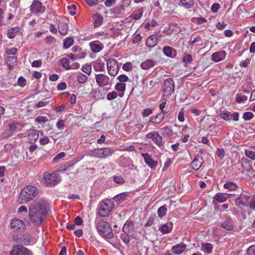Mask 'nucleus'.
Masks as SVG:
<instances>
[{
	"label": "nucleus",
	"mask_w": 255,
	"mask_h": 255,
	"mask_svg": "<svg viewBox=\"0 0 255 255\" xmlns=\"http://www.w3.org/2000/svg\"><path fill=\"white\" fill-rule=\"evenodd\" d=\"M47 214L46 202L43 198L35 200L29 207V218L35 225L41 224Z\"/></svg>",
	"instance_id": "obj_1"
},
{
	"label": "nucleus",
	"mask_w": 255,
	"mask_h": 255,
	"mask_svg": "<svg viewBox=\"0 0 255 255\" xmlns=\"http://www.w3.org/2000/svg\"><path fill=\"white\" fill-rule=\"evenodd\" d=\"M38 193L37 188L34 186H26L21 191L18 198L19 203L22 204L33 199Z\"/></svg>",
	"instance_id": "obj_2"
},
{
	"label": "nucleus",
	"mask_w": 255,
	"mask_h": 255,
	"mask_svg": "<svg viewBox=\"0 0 255 255\" xmlns=\"http://www.w3.org/2000/svg\"><path fill=\"white\" fill-rule=\"evenodd\" d=\"M96 228L100 234L105 238L110 239H112L114 236V233L109 224L105 221L103 219H97Z\"/></svg>",
	"instance_id": "obj_3"
},
{
	"label": "nucleus",
	"mask_w": 255,
	"mask_h": 255,
	"mask_svg": "<svg viewBox=\"0 0 255 255\" xmlns=\"http://www.w3.org/2000/svg\"><path fill=\"white\" fill-rule=\"evenodd\" d=\"M114 150L111 148H100L91 150L88 152V155L100 158H106L111 156Z\"/></svg>",
	"instance_id": "obj_4"
},
{
	"label": "nucleus",
	"mask_w": 255,
	"mask_h": 255,
	"mask_svg": "<svg viewBox=\"0 0 255 255\" xmlns=\"http://www.w3.org/2000/svg\"><path fill=\"white\" fill-rule=\"evenodd\" d=\"M113 208L114 204L111 200H104L100 204L99 215L101 217L108 216Z\"/></svg>",
	"instance_id": "obj_5"
},
{
	"label": "nucleus",
	"mask_w": 255,
	"mask_h": 255,
	"mask_svg": "<svg viewBox=\"0 0 255 255\" xmlns=\"http://www.w3.org/2000/svg\"><path fill=\"white\" fill-rule=\"evenodd\" d=\"M175 86L172 79H167L164 82L163 86L162 97L165 101H167L174 91Z\"/></svg>",
	"instance_id": "obj_6"
},
{
	"label": "nucleus",
	"mask_w": 255,
	"mask_h": 255,
	"mask_svg": "<svg viewBox=\"0 0 255 255\" xmlns=\"http://www.w3.org/2000/svg\"><path fill=\"white\" fill-rule=\"evenodd\" d=\"M44 180L47 185H54L60 182V177L56 173L45 172L44 174Z\"/></svg>",
	"instance_id": "obj_7"
},
{
	"label": "nucleus",
	"mask_w": 255,
	"mask_h": 255,
	"mask_svg": "<svg viewBox=\"0 0 255 255\" xmlns=\"http://www.w3.org/2000/svg\"><path fill=\"white\" fill-rule=\"evenodd\" d=\"M107 66L108 72L112 76H115L118 73L119 67L115 60L109 59L107 62Z\"/></svg>",
	"instance_id": "obj_8"
},
{
	"label": "nucleus",
	"mask_w": 255,
	"mask_h": 255,
	"mask_svg": "<svg viewBox=\"0 0 255 255\" xmlns=\"http://www.w3.org/2000/svg\"><path fill=\"white\" fill-rule=\"evenodd\" d=\"M45 10V7L42 6V3L38 0H34L30 6L31 11L36 14L43 13Z\"/></svg>",
	"instance_id": "obj_9"
},
{
	"label": "nucleus",
	"mask_w": 255,
	"mask_h": 255,
	"mask_svg": "<svg viewBox=\"0 0 255 255\" xmlns=\"http://www.w3.org/2000/svg\"><path fill=\"white\" fill-rule=\"evenodd\" d=\"M10 228L14 231H23L25 228V225L24 222L18 219H13L10 222Z\"/></svg>",
	"instance_id": "obj_10"
},
{
	"label": "nucleus",
	"mask_w": 255,
	"mask_h": 255,
	"mask_svg": "<svg viewBox=\"0 0 255 255\" xmlns=\"http://www.w3.org/2000/svg\"><path fill=\"white\" fill-rule=\"evenodd\" d=\"M95 79L97 84L100 87H104L110 84L109 77L106 75L103 74H97Z\"/></svg>",
	"instance_id": "obj_11"
},
{
	"label": "nucleus",
	"mask_w": 255,
	"mask_h": 255,
	"mask_svg": "<svg viewBox=\"0 0 255 255\" xmlns=\"http://www.w3.org/2000/svg\"><path fill=\"white\" fill-rule=\"evenodd\" d=\"M10 254L11 255H29L26 248L18 245L14 246Z\"/></svg>",
	"instance_id": "obj_12"
},
{
	"label": "nucleus",
	"mask_w": 255,
	"mask_h": 255,
	"mask_svg": "<svg viewBox=\"0 0 255 255\" xmlns=\"http://www.w3.org/2000/svg\"><path fill=\"white\" fill-rule=\"evenodd\" d=\"M203 163V160L202 156L199 155H197L191 162V167L193 169L197 170L201 167Z\"/></svg>",
	"instance_id": "obj_13"
},
{
	"label": "nucleus",
	"mask_w": 255,
	"mask_h": 255,
	"mask_svg": "<svg viewBox=\"0 0 255 255\" xmlns=\"http://www.w3.org/2000/svg\"><path fill=\"white\" fill-rule=\"evenodd\" d=\"M162 7L164 10V12L167 13L168 14H171L175 10L176 5L174 3L171 2L168 0H164V1L162 4Z\"/></svg>",
	"instance_id": "obj_14"
},
{
	"label": "nucleus",
	"mask_w": 255,
	"mask_h": 255,
	"mask_svg": "<svg viewBox=\"0 0 255 255\" xmlns=\"http://www.w3.org/2000/svg\"><path fill=\"white\" fill-rule=\"evenodd\" d=\"M133 229V224L131 222H127L123 227V232L127 235L130 237H133L135 238L136 237H134V235L132 233V230Z\"/></svg>",
	"instance_id": "obj_15"
},
{
	"label": "nucleus",
	"mask_w": 255,
	"mask_h": 255,
	"mask_svg": "<svg viewBox=\"0 0 255 255\" xmlns=\"http://www.w3.org/2000/svg\"><path fill=\"white\" fill-rule=\"evenodd\" d=\"M39 137V131L36 129H31L28 131L27 138L30 143H34Z\"/></svg>",
	"instance_id": "obj_16"
},
{
	"label": "nucleus",
	"mask_w": 255,
	"mask_h": 255,
	"mask_svg": "<svg viewBox=\"0 0 255 255\" xmlns=\"http://www.w3.org/2000/svg\"><path fill=\"white\" fill-rule=\"evenodd\" d=\"M226 55V52L223 50L214 53L212 54V60L215 62H218L224 59Z\"/></svg>",
	"instance_id": "obj_17"
},
{
	"label": "nucleus",
	"mask_w": 255,
	"mask_h": 255,
	"mask_svg": "<svg viewBox=\"0 0 255 255\" xmlns=\"http://www.w3.org/2000/svg\"><path fill=\"white\" fill-rule=\"evenodd\" d=\"M186 248L185 244L181 243L173 246L171 249L172 252L176 255H179L182 253Z\"/></svg>",
	"instance_id": "obj_18"
},
{
	"label": "nucleus",
	"mask_w": 255,
	"mask_h": 255,
	"mask_svg": "<svg viewBox=\"0 0 255 255\" xmlns=\"http://www.w3.org/2000/svg\"><path fill=\"white\" fill-rule=\"evenodd\" d=\"M142 156L143 157L146 164H147L150 168H154L157 166V162L153 160L148 153L142 154Z\"/></svg>",
	"instance_id": "obj_19"
},
{
	"label": "nucleus",
	"mask_w": 255,
	"mask_h": 255,
	"mask_svg": "<svg viewBox=\"0 0 255 255\" xmlns=\"http://www.w3.org/2000/svg\"><path fill=\"white\" fill-rule=\"evenodd\" d=\"M249 196L246 195H242L241 197H238L235 200V205L239 207L240 208H242V206H245V200L248 201L250 199Z\"/></svg>",
	"instance_id": "obj_20"
},
{
	"label": "nucleus",
	"mask_w": 255,
	"mask_h": 255,
	"mask_svg": "<svg viewBox=\"0 0 255 255\" xmlns=\"http://www.w3.org/2000/svg\"><path fill=\"white\" fill-rule=\"evenodd\" d=\"M157 43V38L153 35L149 36L146 41V45L149 47H154Z\"/></svg>",
	"instance_id": "obj_21"
},
{
	"label": "nucleus",
	"mask_w": 255,
	"mask_h": 255,
	"mask_svg": "<svg viewBox=\"0 0 255 255\" xmlns=\"http://www.w3.org/2000/svg\"><path fill=\"white\" fill-rule=\"evenodd\" d=\"M163 52L168 57H173L176 55V50L169 46H164Z\"/></svg>",
	"instance_id": "obj_22"
},
{
	"label": "nucleus",
	"mask_w": 255,
	"mask_h": 255,
	"mask_svg": "<svg viewBox=\"0 0 255 255\" xmlns=\"http://www.w3.org/2000/svg\"><path fill=\"white\" fill-rule=\"evenodd\" d=\"M59 32L61 34L65 35L67 34L68 31V26L67 24L64 22H60L58 25Z\"/></svg>",
	"instance_id": "obj_23"
},
{
	"label": "nucleus",
	"mask_w": 255,
	"mask_h": 255,
	"mask_svg": "<svg viewBox=\"0 0 255 255\" xmlns=\"http://www.w3.org/2000/svg\"><path fill=\"white\" fill-rule=\"evenodd\" d=\"M172 229V224H164L162 225L159 228L160 231L162 234H167L170 233Z\"/></svg>",
	"instance_id": "obj_24"
},
{
	"label": "nucleus",
	"mask_w": 255,
	"mask_h": 255,
	"mask_svg": "<svg viewBox=\"0 0 255 255\" xmlns=\"http://www.w3.org/2000/svg\"><path fill=\"white\" fill-rule=\"evenodd\" d=\"M164 115L163 114H158L156 116L150 117L149 122L156 124H159L162 121Z\"/></svg>",
	"instance_id": "obj_25"
},
{
	"label": "nucleus",
	"mask_w": 255,
	"mask_h": 255,
	"mask_svg": "<svg viewBox=\"0 0 255 255\" xmlns=\"http://www.w3.org/2000/svg\"><path fill=\"white\" fill-rule=\"evenodd\" d=\"M221 226L227 230L231 231L234 229V225L231 219H227L224 222H223Z\"/></svg>",
	"instance_id": "obj_26"
},
{
	"label": "nucleus",
	"mask_w": 255,
	"mask_h": 255,
	"mask_svg": "<svg viewBox=\"0 0 255 255\" xmlns=\"http://www.w3.org/2000/svg\"><path fill=\"white\" fill-rule=\"evenodd\" d=\"M155 65L154 62L152 60H147L142 62L141 64V67L144 70H147L152 67Z\"/></svg>",
	"instance_id": "obj_27"
},
{
	"label": "nucleus",
	"mask_w": 255,
	"mask_h": 255,
	"mask_svg": "<svg viewBox=\"0 0 255 255\" xmlns=\"http://www.w3.org/2000/svg\"><path fill=\"white\" fill-rule=\"evenodd\" d=\"M19 31V28L18 26L10 28L7 31V36L9 38H13Z\"/></svg>",
	"instance_id": "obj_28"
},
{
	"label": "nucleus",
	"mask_w": 255,
	"mask_h": 255,
	"mask_svg": "<svg viewBox=\"0 0 255 255\" xmlns=\"http://www.w3.org/2000/svg\"><path fill=\"white\" fill-rule=\"evenodd\" d=\"M213 250L212 245L210 243H204L202 244V250L205 253L210 254Z\"/></svg>",
	"instance_id": "obj_29"
},
{
	"label": "nucleus",
	"mask_w": 255,
	"mask_h": 255,
	"mask_svg": "<svg viewBox=\"0 0 255 255\" xmlns=\"http://www.w3.org/2000/svg\"><path fill=\"white\" fill-rule=\"evenodd\" d=\"M76 78L78 82L81 84L85 83L88 80V77L81 72L77 74Z\"/></svg>",
	"instance_id": "obj_30"
},
{
	"label": "nucleus",
	"mask_w": 255,
	"mask_h": 255,
	"mask_svg": "<svg viewBox=\"0 0 255 255\" xmlns=\"http://www.w3.org/2000/svg\"><path fill=\"white\" fill-rule=\"evenodd\" d=\"M21 244L24 245H28L32 242V237L29 235H25L21 237Z\"/></svg>",
	"instance_id": "obj_31"
},
{
	"label": "nucleus",
	"mask_w": 255,
	"mask_h": 255,
	"mask_svg": "<svg viewBox=\"0 0 255 255\" xmlns=\"http://www.w3.org/2000/svg\"><path fill=\"white\" fill-rule=\"evenodd\" d=\"M181 5L186 8H190L192 7L194 4L193 0H180Z\"/></svg>",
	"instance_id": "obj_32"
},
{
	"label": "nucleus",
	"mask_w": 255,
	"mask_h": 255,
	"mask_svg": "<svg viewBox=\"0 0 255 255\" xmlns=\"http://www.w3.org/2000/svg\"><path fill=\"white\" fill-rule=\"evenodd\" d=\"M112 13L115 14H123L125 13V8L122 5L115 7L112 9Z\"/></svg>",
	"instance_id": "obj_33"
},
{
	"label": "nucleus",
	"mask_w": 255,
	"mask_h": 255,
	"mask_svg": "<svg viewBox=\"0 0 255 255\" xmlns=\"http://www.w3.org/2000/svg\"><path fill=\"white\" fill-rule=\"evenodd\" d=\"M94 67L96 71H103L105 69V64L102 62H97L94 64Z\"/></svg>",
	"instance_id": "obj_34"
},
{
	"label": "nucleus",
	"mask_w": 255,
	"mask_h": 255,
	"mask_svg": "<svg viewBox=\"0 0 255 255\" xmlns=\"http://www.w3.org/2000/svg\"><path fill=\"white\" fill-rule=\"evenodd\" d=\"M238 186L236 184L232 182H227L224 185V188L225 189H228L231 191L235 190L237 188Z\"/></svg>",
	"instance_id": "obj_35"
},
{
	"label": "nucleus",
	"mask_w": 255,
	"mask_h": 255,
	"mask_svg": "<svg viewBox=\"0 0 255 255\" xmlns=\"http://www.w3.org/2000/svg\"><path fill=\"white\" fill-rule=\"evenodd\" d=\"M61 64L66 70H69L71 68L70 66V61L69 59L67 58H63L61 60Z\"/></svg>",
	"instance_id": "obj_36"
},
{
	"label": "nucleus",
	"mask_w": 255,
	"mask_h": 255,
	"mask_svg": "<svg viewBox=\"0 0 255 255\" xmlns=\"http://www.w3.org/2000/svg\"><path fill=\"white\" fill-rule=\"evenodd\" d=\"M161 133L164 136H169L172 134V129L168 127H165L161 128Z\"/></svg>",
	"instance_id": "obj_37"
},
{
	"label": "nucleus",
	"mask_w": 255,
	"mask_h": 255,
	"mask_svg": "<svg viewBox=\"0 0 255 255\" xmlns=\"http://www.w3.org/2000/svg\"><path fill=\"white\" fill-rule=\"evenodd\" d=\"M82 71L87 74L88 75H90L92 72V67L90 65L88 64H86L83 65L82 67Z\"/></svg>",
	"instance_id": "obj_38"
},
{
	"label": "nucleus",
	"mask_w": 255,
	"mask_h": 255,
	"mask_svg": "<svg viewBox=\"0 0 255 255\" xmlns=\"http://www.w3.org/2000/svg\"><path fill=\"white\" fill-rule=\"evenodd\" d=\"M167 212V209L165 206H162L159 208L157 211L158 215L160 218H162L164 216Z\"/></svg>",
	"instance_id": "obj_39"
},
{
	"label": "nucleus",
	"mask_w": 255,
	"mask_h": 255,
	"mask_svg": "<svg viewBox=\"0 0 255 255\" xmlns=\"http://www.w3.org/2000/svg\"><path fill=\"white\" fill-rule=\"evenodd\" d=\"M214 199L219 202H224L227 200V198L222 193L215 195Z\"/></svg>",
	"instance_id": "obj_40"
},
{
	"label": "nucleus",
	"mask_w": 255,
	"mask_h": 255,
	"mask_svg": "<svg viewBox=\"0 0 255 255\" xmlns=\"http://www.w3.org/2000/svg\"><path fill=\"white\" fill-rule=\"evenodd\" d=\"M154 136L152 140L159 146H161L162 144L161 136L157 133Z\"/></svg>",
	"instance_id": "obj_41"
},
{
	"label": "nucleus",
	"mask_w": 255,
	"mask_h": 255,
	"mask_svg": "<svg viewBox=\"0 0 255 255\" xmlns=\"http://www.w3.org/2000/svg\"><path fill=\"white\" fill-rule=\"evenodd\" d=\"M220 116L221 119L226 121H229L232 119V115L228 112H222Z\"/></svg>",
	"instance_id": "obj_42"
},
{
	"label": "nucleus",
	"mask_w": 255,
	"mask_h": 255,
	"mask_svg": "<svg viewBox=\"0 0 255 255\" xmlns=\"http://www.w3.org/2000/svg\"><path fill=\"white\" fill-rule=\"evenodd\" d=\"M74 43V40L72 38H67L64 43V48H68L72 45Z\"/></svg>",
	"instance_id": "obj_43"
},
{
	"label": "nucleus",
	"mask_w": 255,
	"mask_h": 255,
	"mask_svg": "<svg viewBox=\"0 0 255 255\" xmlns=\"http://www.w3.org/2000/svg\"><path fill=\"white\" fill-rule=\"evenodd\" d=\"M90 47L93 52H98L101 50V47L100 45L94 43H90Z\"/></svg>",
	"instance_id": "obj_44"
},
{
	"label": "nucleus",
	"mask_w": 255,
	"mask_h": 255,
	"mask_svg": "<svg viewBox=\"0 0 255 255\" xmlns=\"http://www.w3.org/2000/svg\"><path fill=\"white\" fill-rule=\"evenodd\" d=\"M127 195V193H122L116 196L114 199L116 201H122L125 200Z\"/></svg>",
	"instance_id": "obj_45"
},
{
	"label": "nucleus",
	"mask_w": 255,
	"mask_h": 255,
	"mask_svg": "<svg viewBox=\"0 0 255 255\" xmlns=\"http://www.w3.org/2000/svg\"><path fill=\"white\" fill-rule=\"evenodd\" d=\"M115 89L119 91H124L126 89V84L124 83H117Z\"/></svg>",
	"instance_id": "obj_46"
},
{
	"label": "nucleus",
	"mask_w": 255,
	"mask_h": 255,
	"mask_svg": "<svg viewBox=\"0 0 255 255\" xmlns=\"http://www.w3.org/2000/svg\"><path fill=\"white\" fill-rule=\"evenodd\" d=\"M254 117V114L251 112H245L243 116V119L246 121H249Z\"/></svg>",
	"instance_id": "obj_47"
},
{
	"label": "nucleus",
	"mask_w": 255,
	"mask_h": 255,
	"mask_svg": "<svg viewBox=\"0 0 255 255\" xmlns=\"http://www.w3.org/2000/svg\"><path fill=\"white\" fill-rule=\"evenodd\" d=\"M35 122L39 123H45L48 121V118L44 116H38L35 119Z\"/></svg>",
	"instance_id": "obj_48"
},
{
	"label": "nucleus",
	"mask_w": 255,
	"mask_h": 255,
	"mask_svg": "<svg viewBox=\"0 0 255 255\" xmlns=\"http://www.w3.org/2000/svg\"><path fill=\"white\" fill-rule=\"evenodd\" d=\"M246 155L252 160H255V152L251 150H246Z\"/></svg>",
	"instance_id": "obj_49"
},
{
	"label": "nucleus",
	"mask_w": 255,
	"mask_h": 255,
	"mask_svg": "<svg viewBox=\"0 0 255 255\" xmlns=\"http://www.w3.org/2000/svg\"><path fill=\"white\" fill-rule=\"evenodd\" d=\"M117 93L116 91H113L108 94L107 98L108 100H112L117 98Z\"/></svg>",
	"instance_id": "obj_50"
},
{
	"label": "nucleus",
	"mask_w": 255,
	"mask_h": 255,
	"mask_svg": "<svg viewBox=\"0 0 255 255\" xmlns=\"http://www.w3.org/2000/svg\"><path fill=\"white\" fill-rule=\"evenodd\" d=\"M17 62V58L14 56H9L6 59V64H11L14 65Z\"/></svg>",
	"instance_id": "obj_51"
},
{
	"label": "nucleus",
	"mask_w": 255,
	"mask_h": 255,
	"mask_svg": "<svg viewBox=\"0 0 255 255\" xmlns=\"http://www.w3.org/2000/svg\"><path fill=\"white\" fill-rule=\"evenodd\" d=\"M67 7L68 9L70 10L69 12L71 15H74L76 13V6L75 4H71L68 5Z\"/></svg>",
	"instance_id": "obj_52"
},
{
	"label": "nucleus",
	"mask_w": 255,
	"mask_h": 255,
	"mask_svg": "<svg viewBox=\"0 0 255 255\" xmlns=\"http://www.w3.org/2000/svg\"><path fill=\"white\" fill-rule=\"evenodd\" d=\"M248 99L247 97L246 96H241L237 95L236 97V101L238 103H240L247 101Z\"/></svg>",
	"instance_id": "obj_53"
},
{
	"label": "nucleus",
	"mask_w": 255,
	"mask_h": 255,
	"mask_svg": "<svg viewBox=\"0 0 255 255\" xmlns=\"http://www.w3.org/2000/svg\"><path fill=\"white\" fill-rule=\"evenodd\" d=\"M248 255H255V245L250 246L247 250Z\"/></svg>",
	"instance_id": "obj_54"
},
{
	"label": "nucleus",
	"mask_w": 255,
	"mask_h": 255,
	"mask_svg": "<svg viewBox=\"0 0 255 255\" xmlns=\"http://www.w3.org/2000/svg\"><path fill=\"white\" fill-rule=\"evenodd\" d=\"M113 180L118 184H123L125 180L122 176H114Z\"/></svg>",
	"instance_id": "obj_55"
},
{
	"label": "nucleus",
	"mask_w": 255,
	"mask_h": 255,
	"mask_svg": "<svg viewBox=\"0 0 255 255\" xmlns=\"http://www.w3.org/2000/svg\"><path fill=\"white\" fill-rule=\"evenodd\" d=\"M192 60V57L190 54H187L183 58V61L185 63H190Z\"/></svg>",
	"instance_id": "obj_56"
},
{
	"label": "nucleus",
	"mask_w": 255,
	"mask_h": 255,
	"mask_svg": "<svg viewBox=\"0 0 255 255\" xmlns=\"http://www.w3.org/2000/svg\"><path fill=\"white\" fill-rule=\"evenodd\" d=\"M132 64L130 62H127L125 63L123 66V69L127 71H130L132 69Z\"/></svg>",
	"instance_id": "obj_57"
},
{
	"label": "nucleus",
	"mask_w": 255,
	"mask_h": 255,
	"mask_svg": "<svg viewBox=\"0 0 255 255\" xmlns=\"http://www.w3.org/2000/svg\"><path fill=\"white\" fill-rule=\"evenodd\" d=\"M65 155H66V154L65 152H60L53 158L54 162H57L60 159L64 157Z\"/></svg>",
	"instance_id": "obj_58"
},
{
	"label": "nucleus",
	"mask_w": 255,
	"mask_h": 255,
	"mask_svg": "<svg viewBox=\"0 0 255 255\" xmlns=\"http://www.w3.org/2000/svg\"><path fill=\"white\" fill-rule=\"evenodd\" d=\"M220 8V5L219 3H214L212 4L211 6V10L213 12L216 13L218 11Z\"/></svg>",
	"instance_id": "obj_59"
},
{
	"label": "nucleus",
	"mask_w": 255,
	"mask_h": 255,
	"mask_svg": "<svg viewBox=\"0 0 255 255\" xmlns=\"http://www.w3.org/2000/svg\"><path fill=\"white\" fill-rule=\"evenodd\" d=\"M103 22V18L102 16H97L95 20V26H98L101 24Z\"/></svg>",
	"instance_id": "obj_60"
},
{
	"label": "nucleus",
	"mask_w": 255,
	"mask_h": 255,
	"mask_svg": "<svg viewBox=\"0 0 255 255\" xmlns=\"http://www.w3.org/2000/svg\"><path fill=\"white\" fill-rule=\"evenodd\" d=\"M178 119L181 122L184 121V111L183 109H181L179 112L178 115Z\"/></svg>",
	"instance_id": "obj_61"
},
{
	"label": "nucleus",
	"mask_w": 255,
	"mask_h": 255,
	"mask_svg": "<svg viewBox=\"0 0 255 255\" xmlns=\"http://www.w3.org/2000/svg\"><path fill=\"white\" fill-rule=\"evenodd\" d=\"M157 25V22L154 19H152L150 22L147 23L145 25V27L149 28V27H155Z\"/></svg>",
	"instance_id": "obj_62"
},
{
	"label": "nucleus",
	"mask_w": 255,
	"mask_h": 255,
	"mask_svg": "<svg viewBox=\"0 0 255 255\" xmlns=\"http://www.w3.org/2000/svg\"><path fill=\"white\" fill-rule=\"evenodd\" d=\"M118 80L121 82H126L128 80V78L125 75H121L118 77Z\"/></svg>",
	"instance_id": "obj_63"
},
{
	"label": "nucleus",
	"mask_w": 255,
	"mask_h": 255,
	"mask_svg": "<svg viewBox=\"0 0 255 255\" xmlns=\"http://www.w3.org/2000/svg\"><path fill=\"white\" fill-rule=\"evenodd\" d=\"M142 15V12L132 13L131 15V17L133 19L138 20V19H139L141 17Z\"/></svg>",
	"instance_id": "obj_64"
}]
</instances>
